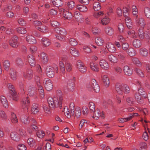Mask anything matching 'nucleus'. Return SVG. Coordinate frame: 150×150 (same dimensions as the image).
<instances>
[{
	"mask_svg": "<svg viewBox=\"0 0 150 150\" xmlns=\"http://www.w3.org/2000/svg\"><path fill=\"white\" fill-rule=\"evenodd\" d=\"M27 42L29 44H33L37 42V41L35 38L32 35H28L26 38Z\"/></svg>",
	"mask_w": 150,
	"mask_h": 150,
	"instance_id": "nucleus-18",
	"label": "nucleus"
},
{
	"mask_svg": "<svg viewBox=\"0 0 150 150\" xmlns=\"http://www.w3.org/2000/svg\"><path fill=\"white\" fill-rule=\"evenodd\" d=\"M39 105L35 103H33L32 106L31 111L32 113L36 114L39 112Z\"/></svg>",
	"mask_w": 150,
	"mask_h": 150,
	"instance_id": "nucleus-26",
	"label": "nucleus"
},
{
	"mask_svg": "<svg viewBox=\"0 0 150 150\" xmlns=\"http://www.w3.org/2000/svg\"><path fill=\"white\" fill-rule=\"evenodd\" d=\"M127 34L128 35L131 36V37L133 38H137V36L135 33V31L134 30H131L127 31Z\"/></svg>",
	"mask_w": 150,
	"mask_h": 150,
	"instance_id": "nucleus-58",
	"label": "nucleus"
},
{
	"mask_svg": "<svg viewBox=\"0 0 150 150\" xmlns=\"http://www.w3.org/2000/svg\"><path fill=\"white\" fill-rule=\"evenodd\" d=\"M76 8L81 12H86L88 10V8L85 5H78L76 7Z\"/></svg>",
	"mask_w": 150,
	"mask_h": 150,
	"instance_id": "nucleus-31",
	"label": "nucleus"
},
{
	"mask_svg": "<svg viewBox=\"0 0 150 150\" xmlns=\"http://www.w3.org/2000/svg\"><path fill=\"white\" fill-rule=\"evenodd\" d=\"M11 121L14 124H17L18 122L16 115L13 112H11Z\"/></svg>",
	"mask_w": 150,
	"mask_h": 150,
	"instance_id": "nucleus-40",
	"label": "nucleus"
},
{
	"mask_svg": "<svg viewBox=\"0 0 150 150\" xmlns=\"http://www.w3.org/2000/svg\"><path fill=\"white\" fill-rule=\"evenodd\" d=\"M143 28H139L138 31V34L139 38L141 39L146 38L147 39H149V34L148 33H144Z\"/></svg>",
	"mask_w": 150,
	"mask_h": 150,
	"instance_id": "nucleus-7",
	"label": "nucleus"
},
{
	"mask_svg": "<svg viewBox=\"0 0 150 150\" xmlns=\"http://www.w3.org/2000/svg\"><path fill=\"white\" fill-rule=\"evenodd\" d=\"M70 52L71 54L74 57H79L80 55V53L77 49L71 47L70 49Z\"/></svg>",
	"mask_w": 150,
	"mask_h": 150,
	"instance_id": "nucleus-29",
	"label": "nucleus"
},
{
	"mask_svg": "<svg viewBox=\"0 0 150 150\" xmlns=\"http://www.w3.org/2000/svg\"><path fill=\"white\" fill-rule=\"evenodd\" d=\"M139 53L143 57H147L148 54L147 50L144 48H142L139 49Z\"/></svg>",
	"mask_w": 150,
	"mask_h": 150,
	"instance_id": "nucleus-35",
	"label": "nucleus"
},
{
	"mask_svg": "<svg viewBox=\"0 0 150 150\" xmlns=\"http://www.w3.org/2000/svg\"><path fill=\"white\" fill-rule=\"evenodd\" d=\"M74 83L73 82H71L69 81L67 83V88L69 91H73L74 90Z\"/></svg>",
	"mask_w": 150,
	"mask_h": 150,
	"instance_id": "nucleus-50",
	"label": "nucleus"
},
{
	"mask_svg": "<svg viewBox=\"0 0 150 150\" xmlns=\"http://www.w3.org/2000/svg\"><path fill=\"white\" fill-rule=\"evenodd\" d=\"M21 120L22 122L25 125L28 124L30 122L29 117L27 115H22L21 117Z\"/></svg>",
	"mask_w": 150,
	"mask_h": 150,
	"instance_id": "nucleus-20",
	"label": "nucleus"
},
{
	"mask_svg": "<svg viewBox=\"0 0 150 150\" xmlns=\"http://www.w3.org/2000/svg\"><path fill=\"white\" fill-rule=\"evenodd\" d=\"M0 100L3 106L5 108H7L8 107V103L6 98L5 96H1L0 98Z\"/></svg>",
	"mask_w": 150,
	"mask_h": 150,
	"instance_id": "nucleus-30",
	"label": "nucleus"
},
{
	"mask_svg": "<svg viewBox=\"0 0 150 150\" xmlns=\"http://www.w3.org/2000/svg\"><path fill=\"white\" fill-rule=\"evenodd\" d=\"M10 93L12 96L13 99L15 101H17L18 100V97L17 93L15 91Z\"/></svg>",
	"mask_w": 150,
	"mask_h": 150,
	"instance_id": "nucleus-59",
	"label": "nucleus"
},
{
	"mask_svg": "<svg viewBox=\"0 0 150 150\" xmlns=\"http://www.w3.org/2000/svg\"><path fill=\"white\" fill-rule=\"evenodd\" d=\"M93 112H94V114L93 117L95 119H98L100 116L104 117V114L103 112H101L98 108L96 109V110H95L94 111H93Z\"/></svg>",
	"mask_w": 150,
	"mask_h": 150,
	"instance_id": "nucleus-14",
	"label": "nucleus"
},
{
	"mask_svg": "<svg viewBox=\"0 0 150 150\" xmlns=\"http://www.w3.org/2000/svg\"><path fill=\"white\" fill-rule=\"evenodd\" d=\"M69 44L72 46H75L77 45L78 43L76 40L74 38H70L69 39Z\"/></svg>",
	"mask_w": 150,
	"mask_h": 150,
	"instance_id": "nucleus-61",
	"label": "nucleus"
},
{
	"mask_svg": "<svg viewBox=\"0 0 150 150\" xmlns=\"http://www.w3.org/2000/svg\"><path fill=\"white\" fill-rule=\"evenodd\" d=\"M135 71L137 74L140 77H144V75L142 71L139 68H136Z\"/></svg>",
	"mask_w": 150,
	"mask_h": 150,
	"instance_id": "nucleus-63",
	"label": "nucleus"
},
{
	"mask_svg": "<svg viewBox=\"0 0 150 150\" xmlns=\"http://www.w3.org/2000/svg\"><path fill=\"white\" fill-rule=\"evenodd\" d=\"M75 116L77 118L79 117L81 115V109L79 107H76L74 110Z\"/></svg>",
	"mask_w": 150,
	"mask_h": 150,
	"instance_id": "nucleus-49",
	"label": "nucleus"
},
{
	"mask_svg": "<svg viewBox=\"0 0 150 150\" xmlns=\"http://www.w3.org/2000/svg\"><path fill=\"white\" fill-rule=\"evenodd\" d=\"M108 58L109 60L112 62H116L117 61V58L112 54L109 55Z\"/></svg>",
	"mask_w": 150,
	"mask_h": 150,
	"instance_id": "nucleus-51",
	"label": "nucleus"
},
{
	"mask_svg": "<svg viewBox=\"0 0 150 150\" xmlns=\"http://www.w3.org/2000/svg\"><path fill=\"white\" fill-rule=\"evenodd\" d=\"M104 15V13L103 11H100L94 13L93 16L96 18H98L100 16H102Z\"/></svg>",
	"mask_w": 150,
	"mask_h": 150,
	"instance_id": "nucleus-62",
	"label": "nucleus"
},
{
	"mask_svg": "<svg viewBox=\"0 0 150 150\" xmlns=\"http://www.w3.org/2000/svg\"><path fill=\"white\" fill-rule=\"evenodd\" d=\"M138 93H139L142 97H144L145 98L147 97L146 93L145 91V90L142 88H140L138 91Z\"/></svg>",
	"mask_w": 150,
	"mask_h": 150,
	"instance_id": "nucleus-39",
	"label": "nucleus"
},
{
	"mask_svg": "<svg viewBox=\"0 0 150 150\" xmlns=\"http://www.w3.org/2000/svg\"><path fill=\"white\" fill-rule=\"evenodd\" d=\"M123 70L125 74L127 76H131L132 74L133 70L129 66L125 65L123 67Z\"/></svg>",
	"mask_w": 150,
	"mask_h": 150,
	"instance_id": "nucleus-16",
	"label": "nucleus"
},
{
	"mask_svg": "<svg viewBox=\"0 0 150 150\" xmlns=\"http://www.w3.org/2000/svg\"><path fill=\"white\" fill-rule=\"evenodd\" d=\"M104 31L106 34L109 36L112 35L114 33V30L113 28L108 26L105 28Z\"/></svg>",
	"mask_w": 150,
	"mask_h": 150,
	"instance_id": "nucleus-24",
	"label": "nucleus"
},
{
	"mask_svg": "<svg viewBox=\"0 0 150 150\" xmlns=\"http://www.w3.org/2000/svg\"><path fill=\"white\" fill-rule=\"evenodd\" d=\"M123 87H124L123 93L124 92L126 94H127L130 92V88L127 85L124 84Z\"/></svg>",
	"mask_w": 150,
	"mask_h": 150,
	"instance_id": "nucleus-57",
	"label": "nucleus"
},
{
	"mask_svg": "<svg viewBox=\"0 0 150 150\" xmlns=\"http://www.w3.org/2000/svg\"><path fill=\"white\" fill-rule=\"evenodd\" d=\"M126 51L127 54L130 57L134 56L137 54L134 49L132 47H129Z\"/></svg>",
	"mask_w": 150,
	"mask_h": 150,
	"instance_id": "nucleus-27",
	"label": "nucleus"
},
{
	"mask_svg": "<svg viewBox=\"0 0 150 150\" xmlns=\"http://www.w3.org/2000/svg\"><path fill=\"white\" fill-rule=\"evenodd\" d=\"M118 29L120 33H122L124 31L125 28L123 24L121 23L118 24L117 26Z\"/></svg>",
	"mask_w": 150,
	"mask_h": 150,
	"instance_id": "nucleus-55",
	"label": "nucleus"
},
{
	"mask_svg": "<svg viewBox=\"0 0 150 150\" xmlns=\"http://www.w3.org/2000/svg\"><path fill=\"white\" fill-rule=\"evenodd\" d=\"M47 102L50 108L54 109L56 108L59 107V101L55 98L49 97L47 99Z\"/></svg>",
	"mask_w": 150,
	"mask_h": 150,
	"instance_id": "nucleus-1",
	"label": "nucleus"
},
{
	"mask_svg": "<svg viewBox=\"0 0 150 150\" xmlns=\"http://www.w3.org/2000/svg\"><path fill=\"white\" fill-rule=\"evenodd\" d=\"M142 43L140 40L139 39L134 40L132 42L133 46L136 48H139L141 47Z\"/></svg>",
	"mask_w": 150,
	"mask_h": 150,
	"instance_id": "nucleus-32",
	"label": "nucleus"
},
{
	"mask_svg": "<svg viewBox=\"0 0 150 150\" xmlns=\"http://www.w3.org/2000/svg\"><path fill=\"white\" fill-rule=\"evenodd\" d=\"M44 85L47 91L51 90L53 88V83L52 81L48 78H45L43 82Z\"/></svg>",
	"mask_w": 150,
	"mask_h": 150,
	"instance_id": "nucleus-4",
	"label": "nucleus"
},
{
	"mask_svg": "<svg viewBox=\"0 0 150 150\" xmlns=\"http://www.w3.org/2000/svg\"><path fill=\"white\" fill-rule=\"evenodd\" d=\"M54 30L58 34L60 35H65L67 34L66 30L63 28H54Z\"/></svg>",
	"mask_w": 150,
	"mask_h": 150,
	"instance_id": "nucleus-22",
	"label": "nucleus"
},
{
	"mask_svg": "<svg viewBox=\"0 0 150 150\" xmlns=\"http://www.w3.org/2000/svg\"><path fill=\"white\" fill-rule=\"evenodd\" d=\"M134 19L137 25L144 28L146 24L145 20L144 18L139 16Z\"/></svg>",
	"mask_w": 150,
	"mask_h": 150,
	"instance_id": "nucleus-5",
	"label": "nucleus"
},
{
	"mask_svg": "<svg viewBox=\"0 0 150 150\" xmlns=\"http://www.w3.org/2000/svg\"><path fill=\"white\" fill-rule=\"evenodd\" d=\"M24 78L28 80H30L33 77V71L31 69H29L26 72L23 73Z\"/></svg>",
	"mask_w": 150,
	"mask_h": 150,
	"instance_id": "nucleus-10",
	"label": "nucleus"
},
{
	"mask_svg": "<svg viewBox=\"0 0 150 150\" xmlns=\"http://www.w3.org/2000/svg\"><path fill=\"white\" fill-rule=\"evenodd\" d=\"M95 41L97 45L99 46H102L104 42V40L101 37H97L95 38Z\"/></svg>",
	"mask_w": 150,
	"mask_h": 150,
	"instance_id": "nucleus-36",
	"label": "nucleus"
},
{
	"mask_svg": "<svg viewBox=\"0 0 150 150\" xmlns=\"http://www.w3.org/2000/svg\"><path fill=\"white\" fill-rule=\"evenodd\" d=\"M15 62L16 64L20 67H22L24 63L22 60L19 57L16 58Z\"/></svg>",
	"mask_w": 150,
	"mask_h": 150,
	"instance_id": "nucleus-47",
	"label": "nucleus"
},
{
	"mask_svg": "<svg viewBox=\"0 0 150 150\" xmlns=\"http://www.w3.org/2000/svg\"><path fill=\"white\" fill-rule=\"evenodd\" d=\"M87 87L89 89H93L96 93L100 91V87L95 79L91 80L90 82L87 84Z\"/></svg>",
	"mask_w": 150,
	"mask_h": 150,
	"instance_id": "nucleus-2",
	"label": "nucleus"
},
{
	"mask_svg": "<svg viewBox=\"0 0 150 150\" xmlns=\"http://www.w3.org/2000/svg\"><path fill=\"white\" fill-rule=\"evenodd\" d=\"M36 135L38 138H42L45 136V133L43 131L39 130L37 132Z\"/></svg>",
	"mask_w": 150,
	"mask_h": 150,
	"instance_id": "nucleus-56",
	"label": "nucleus"
},
{
	"mask_svg": "<svg viewBox=\"0 0 150 150\" xmlns=\"http://www.w3.org/2000/svg\"><path fill=\"white\" fill-rule=\"evenodd\" d=\"M37 89L35 87H32L30 86L28 89V93L30 96H36L37 94Z\"/></svg>",
	"mask_w": 150,
	"mask_h": 150,
	"instance_id": "nucleus-17",
	"label": "nucleus"
},
{
	"mask_svg": "<svg viewBox=\"0 0 150 150\" xmlns=\"http://www.w3.org/2000/svg\"><path fill=\"white\" fill-rule=\"evenodd\" d=\"M56 93L57 96H59V108L61 109L62 108V104L63 98L62 96V94L61 90H58L56 91Z\"/></svg>",
	"mask_w": 150,
	"mask_h": 150,
	"instance_id": "nucleus-23",
	"label": "nucleus"
},
{
	"mask_svg": "<svg viewBox=\"0 0 150 150\" xmlns=\"http://www.w3.org/2000/svg\"><path fill=\"white\" fill-rule=\"evenodd\" d=\"M88 106L91 111H94L95 109V105L94 103L92 102H89L88 104Z\"/></svg>",
	"mask_w": 150,
	"mask_h": 150,
	"instance_id": "nucleus-64",
	"label": "nucleus"
},
{
	"mask_svg": "<svg viewBox=\"0 0 150 150\" xmlns=\"http://www.w3.org/2000/svg\"><path fill=\"white\" fill-rule=\"evenodd\" d=\"M10 136L11 139L15 141H18L20 139L19 135L16 132H12Z\"/></svg>",
	"mask_w": 150,
	"mask_h": 150,
	"instance_id": "nucleus-33",
	"label": "nucleus"
},
{
	"mask_svg": "<svg viewBox=\"0 0 150 150\" xmlns=\"http://www.w3.org/2000/svg\"><path fill=\"white\" fill-rule=\"evenodd\" d=\"M10 65V62L8 60H6L4 61L3 67L5 70L8 71L9 70Z\"/></svg>",
	"mask_w": 150,
	"mask_h": 150,
	"instance_id": "nucleus-42",
	"label": "nucleus"
},
{
	"mask_svg": "<svg viewBox=\"0 0 150 150\" xmlns=\"http://www.w3.org/2000/svg\"><path fill=\"white\" fill-rule=\"evenodd\" d=\"M63 16L65 19L69 20L73 17V16L71 12L69 11H66L63 13Z\"/></svg>",
	"mask_w": 150,
	"mask_h": 150,
	"instance_id": "nucleus-37",
	"label": "nucleus"
},
{
	"mask_svg": "<svg viewBox=\"0 0 150 150\" xmlns=\"http://www.w3.org/2000/svg\"><path fill=\"white\" fill-rule=\"evenodd\" d=\"M123 83H117L115 85V90L118 94L122 95L123 94Z\"/></svg>",
	"mask_w": 150,
	"mask_h": 150,
	"instance_id": "nucleus-11",
	"label": "nucleus"
},
{
	"mask_svg": "<svg viewBox=\"0 0 150 150\" xmlns=\"http://www.w3.org/2000/svg\"><path fill=\"white\" fill-rule=\"evenodd\" d=\"M16 30L18 33L23 34H25L27 32L25 28L23 27L18 28H16Z\"/></svg>",
	"mask_w": 150,
	"mask_h": 150,
	"instance_id": "nucleus-52",
	"label": "nucleus"
},
{
	"mask_svg": "<svg viewBox=\"0 0 150 150\" xmlns=\"http://www.w3.org/2000/svg\"><path fill=\"white\" fill-rule=\"evenodd\" d=\"M53 5L57 7H59L62 5L63 2L62 0H52Z\"/></svg>",
	"mask_w": 150,
	"mask_h": 150,
	"instance_id": "nucleus-41",
	"label": "nucleus"
},
{
	"mask_svg": "<svg viewBox=\"0 0 150 150\" xmlns=\"http://www.w3.org/2000/svg\"><path fill=\"white\" fill-rule=\"evenodd\" d=\"M41 42L44 46L45 47L49 46L51 43L50 40L46 37H44L42 38Z\"/></svg>",
	"mask_w": 150,
	"mask_h": 150,
	"instance_id": "nucleus-28",
	"label": "nucleus"
},
{
	"mask_svg": "<svg viewBox=\"0 0 150 150\" xmlns=\"http://www.w3.org/2000/svg\"><path fill=\"white\" fill-rule=\"evenodd\" d=\"M18 40L17 36H13L9 41L10 45L13 47L16 48L18 46Z\"/></svg>",
	"mask_w": 150,
	"mask_h": 150,
	"instance_id": "nucleus-8",
	"label": "nucleus"
},
{
	"mask_svg": "<svg viewBox=\"0 0 150 150\" xmlns=\"http://www.w3.org/2000/svg\"><path fill=\"white\" fill-rule=\"evenodd\" d=\"M116 55L118 57V58L121 61L125 60L126 54L123 51H120L119 53H117Z\"/></svg>",
	"mask_w": 150,
	"mask_h": 150,
	"instance_id": "nucleus-34",
	"label": "nucleus"
},
{
	"mask_svg": "<svg viewBox=\"0 0 150 150\" xmlns=\"http://www.w3.org/2000/svg\"><path fill=\"white\" fill-rule=\"evenodd\" d=\"M46 74L49 78H52L54 76V68L51 66H48L46 69Z\"/></svg>",
	"mask_w": 150,
	"mask_h": 150,
	"instance_id": "nucleus-9",
	"label": "nucleus"
},
{
	"mask_svg": "<svg viewBox=\"0 0 150 150\" xmlns=\"http://www.w3.org/2000/svg\"><path fill=\"white\" fill-rule=\"evenodd\" d=\"M38 30L42 32L47 33L48 31V28L45 25H41L38 29Z\"/></svg>",
	"mask_w": 150,
	"mask_h": 150,
	"instance_id": "nucleus-46",
	"label": "nucleus"
},
{
	"mask_svg": "<svg viewBox=\"0 0 150 150\" xmlns=\"http://www.w3.org/2000/svg\"><path fill=\"white\" fill-rule=\"evenodd\" d=\"M132 62L138 67H141L142 65V63L137 58L134 57L132 59Z\"/></svg>",
	"mask_w": 150,
	"mask_h": 150,
	"instance_id": "nucleus-44",
	"label": "nucleus"
},
{
	"mask_svg": "<svg viewBox=\"0 0 150 150\" xmlns=\"http://www.w3.org/2000/svg\"><path fill=\"white\" fill-rule=\"evenodd\" d=\"M106 47L108 50L111 52H115L116 50L114 45L111 42H108L106 43Z\"/></svg>",
	"mask_w": 150,
	"mask_h": 150,
	"instance_id": "nucleus-15",
	"label": "nucleus"
},
{
	"mask_svg": "<svg viewBox=\"0 0 150 150\" xmlns=\"http://www.w3.org/2000/svg\"><path fill=\"white\" fill-rule=\"evenodd\" d=\"M10 76L13 80L15 81L17 79V72L15 69L11 68L10 70Z\"/></svg>",
	"mask_w": 150,
	"mask_h": 150,
	"instance_id": "nucleus-19",
	"label": "nucleus"
},
{
	"mask_svg": "<svg viewBox=\"0 0 150 150\" xmlns=\"http://www.w3.org/2000/svg\"><path fill=\"white\" fill-rule=\"evenodd\" d=\"M76 66L79 71L81 72L84 73L87 71L86 67L85 66L83 63L80 60L77 61Z\"/></svg>",
	"mask_w": 150,
	"mask_h": 150,
	"instance_id": "nucleus-3",
	"label": "nucleus"
},
{
	"mask_svg": "<svg viewBox=\"0 0 150 150\" xmlns=\"http://www.w3.org/2000/svg\"><path fill=\"white\" fill-rule=\"evenodd\" d=\"M41 59L44 63H47L48 61V59L47 54L44 52H42L41 54Z\"/></svg>",
	"mask_w": 150,
	"mask_h": 150,
	"instance_id": "nucleus-48",
	"label": "nucleus"
},
{
	"mask_svg": "<svg viewBox=\"0 0 150 150\" xmlns=\"http://www.w3.org/2000/svg\"><path fill=\"white\" fill-rule=\"evenodd\" d=\"M93 7L95 11L99 10L101 8L100 3L98 2H95L93 4Z\"/></svg>",
	"mask_w": 150,
	"mask_h": 150,
	"instance_id": "nucleus-45",
	"label": "nucleus"
},
{
	"mask_svg": "<svg viewBox=\"0 0 150 150\" xmlns=\"http://www.w3.org/2000/svg\"><path fill=\"white\" fill-rule=\"evenodd\" d=\"M144 13L145 16L150 20V8L146 7L144 9Z\"/></svg>",
	"mask_w": 150,
	"mask_h": 150,
	"instance_id": "nucleus-53",
	"label": "nucleus"
},
{
	"mask_svg": "<svg viewBox=\"0 0 150 150\" xmlns=\"http://www.w3.org/2000/svg\"><path fill=\"white\" fill-rule=\"evenodd\" d=\"M65 67L67 71L70 72L72 71L73 66L71 63L67 61L65 62Z\"/></svg>",
	"mask_w": 150,
	"mask_h": 150,
	"instance_id": "nucleus-38",
	"label": "nucleus"
},
{
	"mask_svg": "<svg viewBox=\"0 0 150 150\" xmlns=\"http://www.w3.org/2000/svg\"><path fill=\"white\" fill-rule=\"evenodd\" d=\"M99 64L101 68L103 70H107L109 68V65L108 63L104 59L100 60Z\"/></svg>",
	"mask_w": 150,
	"mask_h": 150,
	"instance_id": "nucleus-12",
	"label": "nucleus"
},
{
	"mask_svg": "<svg viewBox=\"0 0 150 150\" xmlns=\"http://www.w3.org/2000/svg\"><path fill=\"white\" fill-rule=\"evenodd\" d=\"M28 61L31 67H34L35 66V61L33 56L32 54L28 55Z\"/></svg>",
	"mask_w": 150,
	"mask_h": 150,
	"instance_id": "nucleus-21",
	"label": "nucleus"
},
{
	"mask_svg": "<svg viewBox=\"0 0 150 150\" xmlns=\"http://www.w3.org/2000/svg\"><path fill=\"white\" fill-rule=\"evenodd\" d=\"M59 67L60 69V71L63 74L65 72V69L64 65L62 62H59Z\"/></svg>",
	"mask_w": 150,
	"mask_h": 150,
	"instance_id": "nucleus-54",
	"label": "nucleus"
},
{
	"mask_svg": "<svg viewBox=\"0 0 150 150\" xmlns=\"http://www.w3.org/2000/svg\"><path fill=\"white\" fill-rule=\"evenodd\" d=\"M30 102L29 98L28 96L23 98L21 101L22 108L23 109L26 108L27 110L28 111V107L30 106Z\"/></svg>",
	"mask_w": 150,
	"mask_h": 150,
	"instance_id": "nucleus-6",
	"label": "nucleus"
},
{
	"mask_svg": "<svg viewBox=\"0 0 150 150\" xmlns=\"http://www.w3.org/2000/svg\"><path fill=\"white\" fill-rule=\"evenodd\" d=\"M103 81L104 86L106 88L109 87L110 84V81L106 75H104L103 76Z\"/></svg>",
	"mask_w": 150,
	"mask_h": 150,
	"instance_id": "nucleus-25",
	"label": "nucleus"
},
{
	"mask_svg": "<svg viewBox=\"0 0 150 150\" xmlns=\"http://www.w3.org/2000/svg\"><path fill=\"white\" fill-rule=\"evenodd\" d=\"M8 88L10 90V93L15 91V88L13 85L10 83H8L7 85Z\"/></svg>",
	"mask_w": 150,
	"mask_h": 150,
	"instance_id": "nucleus-60",
	"label": "nucleus"
},
{
	"mask_svg": "<svg viewBox=\"0 0 150 150\" xmlns=\"http://www.w3.org/2000/svg\"><path fill=\"white\" fill-rule=\"evenodd\" d=\"M90 66L91 70L94 71L98 72L99 70L98 64L95 62H91L90 64Z\"/></svg>",
	"mask_w": 150,
	"mask_h": 150,
	"instance_id": "nucleus-13",
	"label": "nucleus"
},
{
	"mask_svg": "<svg viewBox=\"0 0 150 150\" xmlns=\"http://www.w3.org/2000/svg\"><path fill=\"white\" fill-rule=\"evenodd\" d=\"M110 21V19L108 17H105L103 18L101 20L100 24L103 25H108Z\"/></svg>",
	"mask_w": 150,
	"mask_h": 150,
	"instance_id": "nucleus-43",
	"label": "nucleus"
}]
</instances>
